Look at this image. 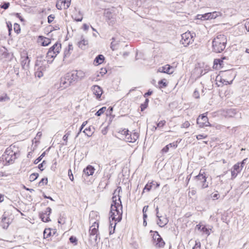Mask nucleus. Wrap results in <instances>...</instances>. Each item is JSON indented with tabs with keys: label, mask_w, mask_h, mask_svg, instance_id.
I'll return each instance as SVG.
<instances>
[{
	"label": "nucleus",
	"mask_w": 249,
	"mask_h": 249,
	"mask_svg": "<svg viewBox=\"0 0 249 249\" xmlns=\"http://www.w3.org/2000/svg\"><path fill=\"white\" fill-rule=\"evenodd\" d=\"M227 44V38L224 35L216 36L212 42V50L215 53H220L225 49Z\"/></svg>",
	"instance_id": "nucleus-1"
},
{
	"label": "nucleus",
	"mask_w": 249,
	"mask_h": 249,
	"mask_svg": "<svg viewBox=\"0 0 249 249\" xmlns=\"http://www.w3.org/2000/svg\"><path fill=\"white\" fill-rule=\"evenodd\" d=\"M122 207L119 203L114 202L111 206L109 213V219L115 224L120 222L122 219Z\"/></svg>",
	"instance_id": "nucleus-2"
},
{
	"label": "nucleus",
	"mask_w": 249,
	"mask_h": 249,
	"mask_svg": "<svg viewBox=\"0 0 249 249\" xmlns=\"http://www.w3.org/2000/svg\"><path fill=\"white\" fill-rule=\"evenodd\" d=\"M194 36L193 33L187 31L182 34L180 42L184 47H188L193 42Z\"/></svg>",
	"instance_id": "nucleus-3"
},
{
	"label": "nucleus",
	"mask_w": 249,
	"mask_h": 249,
	"mask_svg": "<svg viewBox=\"0 0 249 249\" xmlns=\"http://www.w3.org/2000/svg\"><path fill=\"white\" fill-rule=\"evenodd\" d=\"M197 123L201 127H204L209 125L208 118L204 114L199 116L197 119Z\"/></svg>",
	"instance_id": "nucleus-4"
},
{
	"label": "nucleus",
	"mask_w": 249,
	"mask_h": 249,
	"mask_svg": "<svg viewBox=\"0 0 249 249\" xmlns=\"http://www.w3.org/2000/svg\"><path fill=\"white\" fill-rule=\"evenodd\" d=\"M52 212V209L50 207L47 208L41 213V218L44 222H48L51 221L50 214Z\"/></svg>",
	"instance_id": "nucleus-5"
},
{
	"label": "nucleus",
	"mask_w": 249,
	"mask_h": 249,
	"mask_svg": "<svg viewBox=\"0 0 249 249\" xmlns=\"http://www.w3.org/2000/svg\"><path fill=\"white\" fill-rule=\"evenodd\" d=\"M138 138V135L135 132L127 131V133L125 137V140L129 142H134L137 141Z\"/></svg>",
	"instance_id": "nucleus-6"
},
{
	"label": "nucleus",
	"mask_w": 249,
	"mask_h": 249,
	"mask_svg": "<svg viewBox=\"0 0 249 249\" xmlns=\"http://www.w3.org/2000/svg\"><path fill=\"white\" fill-rule=\"evenodd\" d=\"M61 45L60 43H55L52 48H51L49 53L52 57L56 56L60 52Z\"/></svg>",
	"instance_id": "nucleus-7"
},
{
	"label": "nucleus",
	"mask_w": 249,
	"mask_h": 249,
	"mask_svg": "<svg viewBox=\"0 0 249 249\" xmlns=\"http://www.w3.org/2000/svg\"><path fill=\"white\" fill-rule=\"evenodd\" d=\"M70 4L69 0H59L56 3V7L59 10L66 9L70 6Z\"/></svg>",
	"instance_id": "nucleus-8"
},
{
	"label": "nucleus",
	"mask_w": 249,
	"mask_h": 249,
	"mask_svg": "<svg viewBox=\"0 0 249 249\" xmlns=\"http://www.w3.org/2000/svg\"><path fill=\"white\" fill-rule=\"evenodd\" d=\"M37 41L43 46H47L51 43L50 38L42 36H39Z\"/></svg>",
	"instance_id": "nucleus-9"
},
{
	"label": "nucleus",
	"mask_w": 249,
	"mask_h": 249,
	"mask_svg": "<svg viewBox=\"0 0 249 249\" xmlns=\"http://www.w3.org/2000/svg\"><path fill=\"white\" fill-rule=\"evenodd\" d=\"M92 91L98 98H100L103 93L102 89L98 86H94L92 88Z\"/></svg>",
	"instance_id": "nucleus-10"
},
{
	"label": "nucleus",
	"mask_w": 249,
	"mask_h": 249,
	"mask_svg": "<svg viewBox=\"0 0 249 249\" xmlns=\"http://www.w3.org/2000/svg\"><path fill=\"white\" fill-rule=\"evenodd\" d=\"M94 171L95 169L93 166L91 165H88L84 170V173L86 175L88 176H92L94 173Z\"/></svg>",
	"instance_id": "nucleus-11"
},
{
	"label": "nucleus",
	"mask_w": 249,
	"mask_h": 249,
	"mask_svg": "<svg viewBox=\"0 0 249 249\" xmlns=\"http://www.w3.org/2000/svg\"><path fill=\"white\" fill-rule=\"evenodd\" d=\"M168 223V219L165 216H161L159 217L158 223L160 227H163Z\"/></svg>",
	"instance_id": "nucleus-12"
},
{
	"label": "nucleus",
	"mask_w": 249,
	"mask_h": 249,
	"mask_svg": "<svg viewBox=\"0 0 249 249\" xmlns=\"http://www.w3.org/2000/svg\"><path fill=\"white\" fill-rule=\"evenodd\" d=\"M223 66V60L222 59H216L213 62V68L215 69H219Z\"/></svg>",
	"instance_id": "nucleus-13"
},
{
	"label": "nucleus",
	"mask_w": 249,
	"mask_h": 249,
	"mask_svg": "<svg viewBox=\"0 0 249 249\" xmlns=\"http://www.w3.org/2000/svg\"><path fill=\"white\" fill-rule=\"evenodd\" d=\"M54 233L55 230L50 228L46 229L44 231V236L45 238H48L53 235Z\"/></svg>",
	"instance_id": "nucleus-14"
},
{
	"label": "nucleus",
	"mask_w": 249,
	"mask_h": 249,
	"mask_svg": "<svg viewBox=\"0 0 249 249\" xmlns=\"http://www.w3.org/2000/svg\"><path fill=\"white\" fill-rule=\"evenodd\" d=\"M208 20H211L216 18L219 16V14L216 12L206 13Z\"/></svg>",
	"instance_id": "nucleus-15"
},
{
	"label": "nucleus",
	"mask_w": 249,
	"mask_h": 249,
	"mask_svg": "<svg viewBox=\"0 0 249 249\" xmlns=\"http://www.w3.org/2000/svg\"><path fill=\"white\" fill-rule=\"evenodd\" d=\"M105 60V57L102 55H99L95 59L94 62L96 65L102 64Z\"/></svg>",
	"instance_id": "nucleus-16"
},
{
	"label": "nucleus",
	"mask_w": 249,
	"mask_h": 249,
	"mask_svg": "<svg viewBox=\"0 0 249 249\" xmlns=\"http://www.w3.org/2000/svg\"><path fill=\"white\" fill-rule=\"evenodd\" d=\"M195 19L201 21L208 20L206 13L197 14L196 16Z\"/></svg>",
	"instance_id": "nucleus-17"
},
{
	"label": "nucleus",
	"mask_w": 249,
	"mask_h": 249,
	"mask_svg": "<svg viewBox=\"0 0 249 249\" xmlns=\"http://www.w3.org/2000/svg\"><path fill=\"white\" fill-rule=\"evenodd\" d=\"M84 133L87 135L88 136H90L92 135V134L93 133V129L89 126L88 127H87L84 130Z\"/></svg>",
	"instance_id": "nucleus-18"
},
{
	"label": "nucleus",
	"mask_w": 249,
	"mask_h": 249,
	"mask_svg": "<svg viewBox=\"0 0 249 249\" xmlns=\"http://www.w3.org/2000/svg\"><path fill=\"white\" fill-rule=\"evenodd\" d=\"M39 175L37 173H33L30 175L29 179L30 181H34L36 180L38 177Z\"/></svg>",
	"instance_id": "nucleus-19"
},
{
	"label": "nucleus",
	"mask_w": 249,
	"mask_h": 249,
	"mask_svg": "<svg viewBox=\"0 0 249 249\" xmlns=\"http://www.w3.org/2000/svg\"><path fill=\"white\" fill-rule=\"evenodd\" d=\"M14 30L16 33L19 34L20 32L21 28L18 24L15 23L14 25Z\"/></svg>",
	"instance_id": "nucleus-20"
},
{
	"label": "nucleus",
	"mask_w": 249,
	"mask_h": 249,
	"mask_svg": "<svg viewBox=\"0 0 249 249\" xmlns=\"http://www.w3.org/2000/svg\"><path fill=\"white\" fill-rule=\"evenodd\" d=\"M106 110V107H102L101 108H100L96 113V114L98 116H101L102 114H103L104 113V112L105 111V110Z\"/></svg>",
	"instance_id": "nucleus-21"
},
{
	"label": "nucleus",
	"mask_w": 249,
	"mask_h": 249,
	"mask_svg": "<svg viewBox=\"0 0 249 249\" xmlns=\"http://www.w3.org/2000/svg\"><path fill=\"white\" fill-rule=\"evenodd\" d=\"M48 178H43L39 182V184L40 185H46L48 183Z\"/></svg>",
	"instance_id": "nucleus-22"
},
{
	"label": "nucleus",
	"mask_w": 249,
	"mask_h": 249,
	"mask_svg": "<svg viewBox=\"0 0 249 249\" xmlns=\"http://www.w3.org/2000/svg\"><path fill=\"white\" fill-rule=\"evenodd\" d=\"M164 70L163 71V72L167 73H170V67L169 65H166L164 67Z\"/></svg>",
	"instance_id": "nucleus-23"
},
{
	"label": "nucleus",
	"mask_w": 249,
	"mask_h": 249,
	"mask_svg": "<svg viewBox=\"0 0 249 249\" xmlns=\"http://www.w3.org/2000/svg\"><path fill=\"white\" fill-rule=\"evenodd\" d=\"M44 156H45V153H43V154H41V155L40 157H39L37 159H36L35 160V161H34L35 163L37 164L39 161H40L42 160V158L44 157Z\"/></svg>",
	"instance_id": "nucleus-24"
},
{
	"label": "nucleus",
	"mask_w": 249,
	"mask_h": 249,
	"mask_svg": "<svg viewBox=\"0 0 249 249\" xmlns=\"http://www.w3.org/2000/svg\"><path fill=\"white\" fill-rule=\"evenodd\" d=\"M158 240L159 241V242L157 243V245L159 247H162L164 245V242L163 240L161 238L159 237L158 238Z\"/></svg>",
	"instance_id": "nucleus-25"
},
{
	"label": "nucleus",
	"mask_w": 249,
	"mask_h": 249,
	"mask_svg": "<svg viewBox=\"0 0 249 249\" xmlns=\"http://www.w3.org/2000/svg\"><path fill=\"white\" fill-rule=\"evenodd\" d=\"M148 209V206H145L143 208L142 212H143V217H144V218H146V217H147L146 212L147 211Z\"/></svg>",
	"instance_id": "nucleus-26"
},
{
	"label": "nucleus",
	"mask_w": 249,
	"mask_h": 249,
	"mask_svg": "<svg viewBox=\"0 0 249 249\" xmlns=\"http://www.w3.org/2000/svg\"><path fill=\"white\" fill-rule=\"evenodd\" d=\"M233 170L237 173H239L240 171L239 163H237L234 166Z\"/></svg>",
	"instance_id": "nucleus-27"
},
{
	"label": "nucleus",
	"mask_w": 249,
	"mask_h": 249,
	"mask_svg": "<svg viewBox=\"0 0 249 249\" xmlns=\"http://www.w3.org/2000/svg\"><path fill=\"white\" fill-rule=\"evenodd\" d=\"M159 84H160V88H161L165 87L167 86V84H166V82L164 80H161V81H160L159 82Z\"/></svg>",
	"instance_id": "nucleus-28"
},
{
	"label": "nucleus",
	"mask_w": 249,
	"mask_h": 249,
	"mask_svg": "<svg viewBox=\"0 0 249 249\" xmlns=\"http://www.w3.org/2000/svg\"><path fill=\"white\" fill-rule=\"evenodd\" d=\"M54 18V16L51 15L48 16V21L49 23L52 22Z\"/></svg>",
	"instance_id": "nucleus-29"
},
{
	"label": "nucleus",
	"mask_w": 249,
	"mask_h": 249,
	"mask_svg": "<svg viewBox=\"0 0 249 249\" xmlns=\"http://www.w3.org/2000/svg\"><path fill=\"white\" fill-rule=\"evenodd\" d=\"M69 178H70V179L71 181H73L74 180V177L73 176V174L72 173V172L71 170H69Z\"/></svg>",
	"instance_id": "nucleus-30"
},
{
	"label": "nucleus",
	"mask_w": 249,
	"mask_h": 249,
	"mask_svg": "<svg viewBox=\"0 0 249 249\" xmlns=\"http://www.w3.org/2000/svg\"><path fill=\"white\" fill-rule=\"evenodd\" d=\"M45 161H43V162L40 164L38 166V168L40 169V170L43 171L44 170V165L45 164Z\"/></svg>",
	"instance_id": "nucleus-31"
},
{
	"label": "nucleus",
	"mask_w": 249,
	"mask_h": 249,
	"mask_svg": "<svg viewBox=\"0 0 249 249\" xmlns=\"http://www.w3.org/2000/svg\"><path fill=\"white\" fill-rule=\"evenodd\" d=\"M4 196L2 194H0V202H2L4 201Z\"/></svg>",
	"instance_id": "nucleus-32"
},
{
	"label": "nucleus",
	"mask_w": 249,
	"mask_h": 249,
	"mask_svg": "<svg viewBox=\"0 0 249 249\" xmlns=\"http://www.w3.org/2000/svg\"><path fill=\"white\" fill-rule=\"evenodd\" d=\"M238 174V173H237L234 170L231 172V176L232 177L235 178Z\"/></svg>",
	"instance_id": "nucleus-33"
},
{
	"label": "nucleus",
	"mask_w": 249,
	"mask_h": 249,
	"mask_svg": "<svg viewBox=\"0 0 249 249\" xmlns=\"http://www.w3.org/2000/svg\"><path fill=\"white\" fill-rule=\"evenodd\" d=\"M9 5V4L8 3H5L4 4H3L1 6V8H4V9H6L8 8Z\"/></svg>",
	"instance_id": "nucleus-34"
},
{
	"label": "nucleus",
	"mask_w": 249,
	"mask_h": 249,
	"mask_svg": "<svg viewBox=\"0 0 249 249\" xmlns=\"http://www.w3.org/2000/svg\"><path fill=\"white\" fill-rule=\"evenodd\" d=\"M204 138H205V136H204L203 135H199L197 136V137H196V138L197 139H201Z\"/></svg>",
	"instance_id": "nucleus-35"
},
{
	"label": "nucleus",
	"mask_w": 249,
	"mask_h": 249,
	"mask_svg": "<svg viewBox=\"0 0 249 249\" xmlns=\"http://www.w3.org/2000/svg\"><path fill=\"white\" fill-rule=\"evenodd\" d=\"M70 240L72 243L75 242L76 241V238H73V237L70 238Z\"/></svg>",
	"instance_id": "nucleus-36"
},
{
	"label": "nucleus",
	"mask_w": 249,
	"mask_h": 249,
	"mask_svg": "<svg viewBox=\"0 0 249 249\" xmlns=\"http://www.w3.org/2000/svg\"><path fill=\"white\" fill-rule=\"evenodd\" d=\"M44 197L45 198H47V199H49L50 200H52V201H53V199L52 197H49V196H47L46 195H44Z\"/></svg>",
	"instance_id": "nucleus-37"
},
{
	"label": "nucleus",
	"mask_w": 249,
	"mask_h": 249,
	"mask_svg": "<svg viewBox=\"0 0 249 249\" xmlns=\"http://www.w3.org/2000/svg\"><path fill=\"white\" fill-rule=\"evenodd\" d=\"M152 93V91H148L145 94L147 95H149Z\"/></svg>",
	"instance_id": "nucleus-38"
},
{
	"label": "nucleus",
	"mask_w": 249,
	"mask_h": 249,
	"mask_svg": "<svg viewBox=\"0 0 249 249\" xmlns=\"http://www.w3.org/2000/svg\"><path fill=\"white\" fill-rule=\"evenodd\" d=\"M143 224L144 226H146V225H147V222L145 219L144 220V221H143Z\"/></svg>",
	"instance_id": "nucleus-39"
},
{
	"label": "nucleus",
	"mask_w": 249,
	"mask_h": 249,
	"mask_svg": "<svg viewBox=\"0 0 249 249\" xmlns=\"http://www.w3.org/2000/svg\"><path fill=\"white\" fill-rule=\"evenodd\" d=\"M244 161L245 160H243L242 162H241V165L243 166L244 163Z\"/></svg>",
	"instance_id": "nucleus-40"
}]
</instances>
